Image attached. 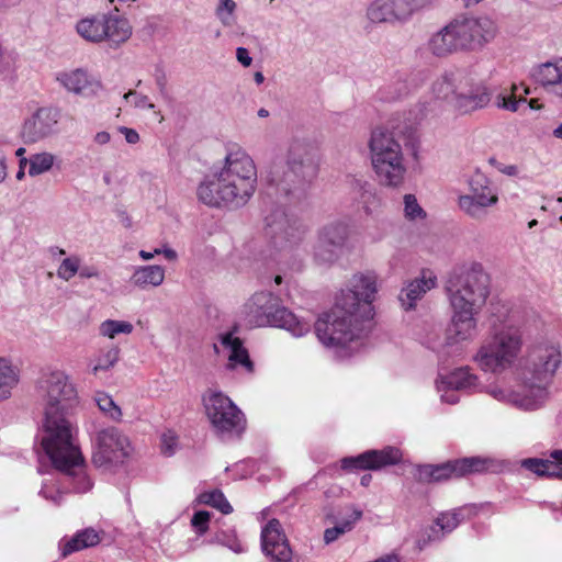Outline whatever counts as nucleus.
<instances>
[{
	"instance_id": "nucleus-1",
	"label": "nucleus",
	"mask_w": 562,
	"mask_h": 562,
	"mask_svg": "<svg viewBox=\"0 0 562 562\" xmlns=\"http://www.w3.org/2000/svg\"><path fill=\"white\" fill-rule=\"evenodd\" d=\"M319 157L307 142L294 139L283 158L273 161L266 176L265 235L279 250L299 245L306 232L303 223L286 213L285 205L305 201L318 176Z\"/></svg>"
},
{
	"instance_id": "nucleus-2",
	"label": "nucleus",
	"mask_w": 562,
	"mask_h": 562,
	"mask_svg": "<svg viewBox=\"0 0 562 562\" xmlns=\"http://www.w3.org/2000/svg\"><path fill=\"white\" fill-rule=\"evenodd\" d=\"M378 292L373 272L357 273L336 299L335 306L314 324L315 335L326 347L345 348L360 339L371 326Z\"/></svg>"
},
{
	"instance_id": "nucleus-3",
	"label": "nucleus",
	"mask_w": 562,
	"mask_h": 562,
	"mask_svg": "<svg viewBox=\"0 0 562 562\" xmlns=\"http://www.w3.org/2000/svg\"><path fill=\"white\" fill-rule=\"evenodd\" d=\"M490 276L482 265L452 268L445 279V292L451 307L448 344L472 341L479 333L476 315L490 295Z\"/></svg>"
},
{
	"instance_id": "nucleus-4",
	"label": "nucleus",
	"mask_w": 562,
	"mask_h": 562,
	"mask_svg": "<svg viewBox=\"0 0 562 562\" xmlns=\"http://www.w3.org/2000/svg\"><path fill=\"white\" fill-rule=\"evenodd\" d=\"M257 184L254 160L244 151L229 153L221 171L206 176L196 190L199 200L209 206L222 204L244 206L252 196Z\"/></svg>"
},
{
	"instance_id": "nucleus-5",
	"label": "nucleus",
	"mask_w": 562,
	"mask_h": 562,
	"mask_svg": "<svg viewBox=\"0 0 562 562\" xmlns=\"http://www.w3.org/2000/svg\"><path fill=\"white\" fill-rule=\"evenodd\" d=\"M37 391L44 406L41 445L52 447V443L59 439L64 448L69 447L72 430L68 414L77 403L74 384L64 372L56 370L41 375Z\"/></svg>"
},
{
	"instance_id": "nucleus-6",
	"label": "nucleus",
	"mask_w": 562,
	"mask_h": 562,
	"mask_svg": "<svg viewBox=\"0 0 562 562\" xmlns=\"http://www.w3.org/2000/svg\"><path fill=\"white\" fill-rule=\"evenodd\" d=\"M432 92L462 114L486 108L492 99L490 88L470 68L446 71L432 83Z\"/></svg>"
},
{
	"instance_id": "nucleus-7",
	"label": "nucleus",
	"mask_w": 562,
	"mask_h": 562,
	"mask_svg": "<svg viewBox=\"0 0 562 562\" xmlns=\"http://www.w3.org/2000/svg\"><path fill=\"white\" fill-rule=\"evenodd\" d=\"M494 35L495 26L490 19L460 16L429 38L428 49L436 57H446L459 50L481 47Z\"/></svg>"
},
{
	"instance_id": "nucleus-8",
	"label": "nucleus",
	"mask_w": 562,
	"mask_h": 562,
	"mask_svg": "<svg viewBox=\"0 0 562 562\" xmlns=\"http://www.w3.org/2000/svg\"><path fill=\"white\" fill-rule=\"evenodd\" d=\"M248 322L257 327L272 326L302 337L311 329V324L300 321L291 311L281 305L279 296L269 291L255 293L245 305Z\"/></svg>"
},
{
	"instance_id": "nucleus-9",
	"label": "nucleus",
	"mask_w": 562,
	"mask_h": 562,
	"mask_svg": "<svg viewBox=\"0 0 562 562\" xmlns=\"http://www.w3.org/2000/svg\"><path fill=\"white\" fill-rule=\"evenodd\" d=\"M369 148L372 166L381 184L400 186L404 180L406 169L395 133L384 127L374 128L371 133Z\"/></svg>"
},
{
	"instance_id": "nucleus-10",
	"label": "nucleus",
	"mask_w": 562,
	"mask_h": 562,
	"mask_svg": "<svg viewBox=\"0 0 562 562\" xmlns=\"http://www.w3.org/2000/svg\"><path fill=\"white\" fill-rule=\"evenodd\" d=\"M562 362L558 345L539 344L528 349L517 368L518 379L530 389L543 391Z\"/></svg>"
},
{
	"instance_id": "nucleus-11",
	"label": "nucleus",
	"mask_w": 562,
	"mask_h": 562,
	"mask_svg": "<svg viewBox=\"0 0 562 562\" xmlns=\"http://www.w3.org/2000/svg\"><path fill=\"white\" fill-rule=\"evenodd\" d=\"M521 346V335L518 330H502L480 348L475 360L484 371L501 373L514 364Z\"/></svg>"
},
{
	"instance_id": "nucleus-12",
	"label": "nucleus",
	"mask_w": 562,
	"mask_h": 562,
	"mask_svg": "<svg viewBox=\"0 0 562 562\" xmlns=\"http://www.w3.org/2000/svg\"><path fill=\"white\" fill-rule=\"evenodd\" d=\"M42 447L54 468L65 474L76 493H86L92 487L90 479L85 473V459L74 443L72 436L69 438V447L64 448L59 439L55 440L52 447Z\"/></svg>"
},
{
	"instance_id": "nucleus-13",
	"label": "nucleus",
	"mask_w": 562,
	"mask_h": 562,
	"mask_svg": "<svg viewBox=\"0 0 562 562\" xmlns=\"http://www.w3.org/2000/svg\"><path fill=\"white\" fill-rule=\"evenodd\" d=\"M77 33L88 42L106 41L110 46H119L132 35L127 19L113 14H97L81 19L76 25Z\"/></svg>"
},
{
	"instance_id": "nucleus-14",
	"label": "nucleus",
	"mask_w": 562,
	"mask_h": 562,
	"mask_svg": "<svg viewBox=\"0 0 562 562\" xmlns=\"http://www.w3.org/2000/svg\"><path fill=\"white\" fill-rule=\"evenodd\" d=\"M492 460L483 457H465L439 464H418L415 480L420 483H440L451 477H462L488 470Z\"/></svg>"
},
{
	"instance_id": "nucleus-15",
	"label": "nucleus",
	"mask_w": 562,
	"mask_h": 562,
	"mask_svg": "<svg viewBox=\"0 0 562 562\" xmlns=\"http://www.w3.org/2000/svg\"><path fill=\"white\" fill-rule=\"evenodd\" d=\"M350 226L345 221L324 225L317 234L313 257L317 265L330 266L348 250Z\"/></svg>"
},
{
	"instance_id": "nucleus-16",
	"label": "nucleus",
	"mask_w": 562,
	"mask_h": 562,
	"mask_svg": "<svg viewBox=\"0 0 562 562\" xmlns=\"http://www.w3.org/2000/svg\"><path fill=\"white\" fill-rule=\"evenodd\" d=\"M207 418L218 432H232L244 428V414L233 401L222 392L203 396Z\"/></svg>"
},
{
	"instance_id": "nucleus-17",
	"label": "nucleus",
	"mask_w": 562,
	"mask_h": 562,
	"mask_svg": "<svg viewBox=\"0 0 562 562\" xmlns=\"http://www.w3.org/2000/svg\"><path fill=\"white\" fill-rule=\"evenodd\" d=\"M470 192L458 199L460 210L473 220H484L488 209L498 202L496 191L490 180L482 173H476L469 181Z\"/></svg>"
},
{
	"instance_id": "nucleus-18",
	"label": "nucleus",
	"mask_w": 562,
	"mask_h": 562,
	"mask_svg": "<svg viewBox=\"0 0 562 562\" xmlns=\"http://www.w3.org/2000/svg\"><path fill=\"white\" fill-rule=\"evenodd\" d=\"M128 446L127 437L116 427L104 428L93 440L92 462L98 468L123 463L128 456Z\"/></svg>"
},
{
	"instance_id": "nucleus-19",
	"label": "nucleus",
	"mask_w": 562,
	"mask_h": 562,
	"mask_svg": "<svg viewBox=\"0 0 562 562\" xmlns=\"http://www.w3.org/2000/svg\"><path fill=\"white\" fill-rule=\"evenodd\" d=\"M422 5L419 0H374L367 16L373 23L404 22Z\"/></svg>"
},
{
	"instance_id": "nucleus-20",
	"label": "nucleus",
	"mask_w": 562,
	"mask_h": 562,
	"mask_svg": "<svg viewBox=\"0 0 562 562\" xmlns=\"http://www.w3.org/2000/svg\"><path fill=\"white\" fill-rule=\"evenodd\" d=\"M402 459L398 448L387 446L382 450H367L355 457L341 459V469L345 471L371 470L376 471L387 465L397 464Z\"/></svg>"
},
{
	"instance_id": "nucleus-21",
	"label": "nucleus",
	"mask_w": 562,
	"mask_h": 562,
	"mask_svg": "<svg viewBox=\"0 0 562 562\" xmlns=\"http://www.w3.org/2000/svg\"><path fill=\"white\" fill-rule=\"evenodd\" d=\"M260 540L262 552L271 562L291 561L292 549L278 519L272 518L262 527Z\"/></svg>"
},
{
	"instance_id": "nucleus-22",
	"label": "nucleus",
	"mask_w": 562,
	"mask_h": 562,
	"mask_svg": "<svg viewBox=\"0 0 562 562\" xmlns=\"http://www.w3.org/2000/svg\"><path fill=\"white\" fill-rule=\"evenodd\" d=\"M59 116L58 109L40 108L23 124L22 137L24 143L33 144L54 134L57 131Z\"/></svg>"
},
{
	"instance_id": "nucleus-23",
	"label": "nucleus",
	"mask_w": 562,
	"mask_h": 562,
	"mask_svg": "<svg viewBox=\"0 0 562 562\" xmlns=\"http://www.w3.org/2000/svg\"><path fill=\"white\" fill-rule=\"evenodd\" d=\"M56 80L68 92L83 98L97 95L102 88L100 80L82 68L60 71L56 75Z\"/></svg>"
},
{
	"instance_id": "nucleus-24",
	"label": "nucleus",
	"mask_w": 562,
	"mask_h": 562,
	"mask_svg": "<svg viewBox=\"0 0 562 562\" xmlns=\"http://www.w3.org/2000/svg\"><path fill=\"white\" fill-rule=\"evenodd\" d=\"M437 284V277L431 271H423L419 278L407 282L401 290L398 300L402 306L406 310H413L416 302L420 300L428 291L434 289Z\"/></svg>"
},
{
	"instance_id": "nucleus-25",
	"label": "nucleus",
	"mask_w": 562,
	"mask_h": 562,
	"mask_svg": "<svg viewBox=\"0 0 562 562\" xmlns=\"http://www.w3.org/2000/svg\"><path fill=\"white\" fill-rule=\"evenodd\" d=\"M531 77L548 93L562 98V59L555 63L547 61L533 67Z\"/></svg>"
},
{
	"instance_id": "nucleus-26",
	"label": "nucleus",
	"mask_w": 562,
	"mask_h": 562,
	"mask_svg": "<svg viewBox=\"0 0 562 562\" xmlns=\"http://www.w3.org/2000/svg\"><path fill=\"white\" fill-rule=\"evenodd\" d=\"M550 458H527L521 461V467L541 477L562 480V449L553 450Z\"/></svg>"
},
{
	"instance_id": "nucleus-27",
	"label": "nucleus",
	"mask_w": 562,
	"mask_h": 562,
	"mask_svg": "<svg viewBox=\"0 0 562 562\" xmlns=\"http://www.w3.org/2000/svg\"><path fill=\"white\" fill-rule=\"evenodd\" d=\"M339 515L340 512H336L334 507L325 508V520L335 524L334 527L326 528L324 531V542L326 544L333 543L342 535L351 531L355 528L356 522L362 518L363 513L361 509L353 507L349 518L338 524L337 520Z\"/></svg>"
},
{
	"instance_id": "nucleus-28",
	"label": "nucleus",
	"mask_w": 562,
	"mask_h": 562,
	"mask_svg": "<svg viewBox=\"0 0 562 562\" xmlns=\"http://www.w3.org/2000/svg\"><path fill=\"white\" fill-rule=\"evenodd\" d=\"M223 347L231 351L228 356V368L234 369L237 364L243 366L248 372H252L254 363L249 358L247 349L240 338L233 333H224L220 337Z\"/></svg>"
},
{
	"instance_id": "nucleus-29",
	"label": "nucleus",
	"mask_w": 562,
	"mask_h": 562,
	"mask_svg": "<svg viewBox=\"0 0 562 562\" xmlns=\"http://www.w3.org/2000/svg\"><path fill=\"white\" fill-rule=\"evenodd\" d=\"M450 330V326L446 330V335L443 339H441L442 327L441 325L430 324L427 326V334L424 338L423 344L432 351L438 353H442L445 356H450L451 353H460L462 342L448 344L447 337Z\"/></svg>"
},
{
	"instance_id": "nucleus-30",
	"label": "nucleus",
	"mask_w": 562,
	"mask_h": 562,
	"mask_svg": "<svg viewBox=\"0 0 562 562\" xmlns=\"http://www.w3.org/2000/svg\"><path fill=\"white\" fill-rule=\"evenodd\" d=\"M101 541V533L94 528L89 527L77 531L70 539L66 540L61 546V555H67L86 549L91 548Z\"/></svg>"
},
{
	"instance_id": "nucleus-31",
	"label": "nucleus",
	"mask_w": 562,
	"mask_h": 562,
	"mask_svg": "<svg viewBox=\"0 0 562 562\" xmlns=\"http://www.w3.org/2000/svg\"><path fill=\"white\" fill-rule=\"evenodd\" d=\"M476 375L469 372L468 368H459L448 375H440L437 381L438 390H442L443 385L451 390L470 391L476 386Z\"/></svg>"
},
{
	"instance_id": "nucleus-32",
	"label": "nucleus",
	"mask_w": 562,
	"mask_h": 562,
	"mask_svg": "<svg viewBox=\"0 0 562 562\" xmlns=\"http://www.w3.org/2000/svg\"><path fill=\"white\" fill-rule=\"evenodd\" d=\"M165 270L160 266H144L138 267L133 276L131 282L140 288L146 289L147 286H158L164 282Z\"/></svg>"
},
{
	"instance_id": "nucleus-33",
	"label": "nucleus",
	"mask_w": 562,
	"mask_h": 562,
	"mask_svg": "<svg viewBox=\"0 0 562 562\" xmlns=\"http://www.w3.org/2000/svg\"><path fill=\"white\" fill-rule=\"evenodd\" d=\"M350 186L357 199L363 204L366 212L371 213V206L378 204L374 186L363 178H353Z\"/></svg>"
},
{
	"instance_id": "nucleus-34",
	"label": "nucleus",
	"mask_w": 562,
	"mask_h": 562,
	"mask_svg": "<svg viewBox=\"0 0 562 562\" xmlns=\"http://www.w3.org/2000/svg\"><path fill=\"white\" fill-rule=\"evenodd\" d=\"M19 376L14 368L4 359H0V402L11 396Z\"/></svg>"
},
{
	"instance_id": "nucleus-35",
	"label": "nucleus",
	"mask_w": 562,
	"mask_h": 562,
	"mask_svg": "<svg viewBox=\"0 0 562 562\" xmlns=\"http://www.w3.org/2000/svg\"><path fill=\"white\" fill-rule=\"evenodd\" d=\"M201 504H205L218 509L222 514L228 515L233 512L232 505L220 490L203 492L198 497Z\"/></svg>"
},
{
	"instance_id": "nucleus-36",
	"label": "nucleus",
	"mask_w": 562,
	"mask_h": 562,
	"mask_svg": "<svg viewBox=\"0 0 562 562\" xmlns=\"http://www.w3.org/2000/svg\"><path fill=\"white\" fill-rule=\"evenodd\" d=\"M490 394L497 401L509 403L527 411L533 409L536 407L533 401L527 397H521L519 394L503 389L494 387L490 391Z\"/></svg>"
},
{
	"instance_id": "nucleus-37",
	"label": "nucleus",
	"mask_w": 562,
	"mask_h": 562,
	"mask_svg": "<svg viewBox=\"0 0 562 562\" xmlns=\"http://www.w3.org/2000/svg\"><path fill=\"white\" fill-rule=\"evenodd\" d=\"M54 165V156L49 153L35 154L30 158L29 175L35 177L48 171Z\"/></svg>"
},
{
	"instance_id": "nucleus-38",
	"label": "nucleus",
	"mask_w": 562,
	"mask_h": 562,
	"mask_svg": "<svg viewBox=\"0 0 562 562\" xmlns=\"http://www.w3.org/2000/svg\"><path fill=\"white\" fill-rule=\"evenodd\" d=\"M133 325L125 321L106 319L100 325L102 336L114 338L119 334H131Z\"/></svg>"
},
{
	"instance_id": "nucleus-39",
	"label": "nucleus",
	"mask_w": 562,
	"mask_h": 562,
	"mask_svg": "<svg viewBox=\"0 0 562 562\" xmlns=\"http://www.w3.org/2000/svg\"><path fill=\"white\" fill-rule=\"evenodd\" d=\"M95 402L100 411L109 415L113 420L121 419V408L115 404L111 396L105 393H99L95 396Z\"/></svg>"
},
{
	"instance_id": "nucleus-40",
	"label": "nucleus",
	"mask_w": 562,
	"mask_h": 562,
	"mask_svg": "<svg viewBox=\"0 0 562 562\" xmlns=\"http://www.w3.org/2000/svg\"><path fill=\"white\" fill-rule=\"evenodd\" d=\"M236 3L234 0H222L216 8V15L224 25H232L234 22V11Z\"/></svg>"
},
{
	"instance_id": "nucleus-41",
	"label": "nucleus",
	"mask_w": 562,
	"mask_h": 562,
	"mask_svg": "<svg viewBox=\"0 0 562 562\" xmlns=\"http://www.w3.org/2000/svg\"><path fill=\"white\" fill-rule=\"evenodd\" d=\"M518 90L517 86H513V95L506 97L503 94H498L496 98V105L499 109H504L510 112H517L519 110L520 103H526L525 98L516 99L515 93Z\"/></svg>"
},
{
	"instance_id": "nucleus-42",
	"label": "nucleus",
	"mask_w": 562,
	"mask_h": 562,
	"mask_svg": "<svg viewBox=\"0 0 562 562\" xmlns=\"http://www.w3.org/2000/svg\"><path fill=\"white\" fill-rule=\"evenodd\" d=\"M404 212L408 220L423 218L426 216L425 211L420 207L413 194H406L404 196Z\"/></svg>"
},
{
	"instance_id": "nucleus-43",
	"label": "nucleus",
	"mask_w": 562,
	"mask_h": 562,
	"mask_svg": "<svg viewBox=\"0 0 562 562\" xmlns=\"http://www.w3.org/2000/svg\"><path fill=\"white\" fill-rule=\"evenodd\" d=\"M120 349L117 347H113L109 349L98 361V363L93 367V373L99 371L109 370L119 361Z\"/></svg>"
},
{
	"instance_id": "nucleus-44",
	"label": "nucleus",
	"mask_w": 562,
	"mask_h": 562,
	"mask_svg": "<svg viewBox=\"0 0 562 562\" xmlns=\"http://www.w3.org/2000/svg\"><path fill=\"white\" fill-rule=\"evenodd\" d=\"M79 270V260L77 258H66L61 261L57 274L60 279L70 280Z\"/></svg>"
},
{
	"instance_id": "nucleus-45",
	"label": "nucleus",
	"mask_w": 562,
	"mask_h": 562,
	"mask_svg": "<svg viewBox=\"0 0 562 562\" xmlns=\"http://www.w3.org/2000/svg\"><path fill=\"white\" fill-rule=\"evenodd\" d=\"M211 519V513L206 510H198L193 514L191 525L195 529L196 533L203 535L209 528Z\"/></svg>"
},
{
	"instance_id": "nucleus-46",
	"label": "nucleus",
	"mask_w": 562,
	"mask_h": 562,
	"mask_svg": "<svg viewBox=\"0 0 562 562\" xmlns=\"http://www.w3.org/2000/svg\"><path fill=\"white\" fill-rule=\"evenodd\" d=\"M216 541L222 546L231 549L235 553L244 552L243 544L239 542L235 535H229L227 532H220L216 535Z\"/></svg>"
},
{
	"instance_id": "nucleus-47",
	"label": "nucleus",
	"mask_w": 562,
	"mask_h": 562,
	"mask_svg": "<svg viewBox=\"0 0 562 562\" xmlns=\"http://www.w3.org/2000/svg\"><path fill=\"white\" fill-rule=\"evenodd\" d=\"M130 98L134 99V106L138 109H148L154 110L155 104L151 103L147 95L140 94L135 90H130L124 94V99L126 101L130 100Z\"/></svg>"
},
{
	"instance_id": "nucleus-48",
	"label": "nucleus",
	"mask_w": 562,
	"mask_h": 562,
	"mask_svg": "<svg viewBox=\"0 0 562 562\" xmlns=\"http://www.w3.org/2000/svg\"><path fill=\"white\" fill-rule=\"evenodd\" d=\"M436 524L442 531L451 532L457 528V518L451 516L449 513H442L437 519Z\"/></svg>"
},
{
	"instance_id": "nucleus-49",
	"label": "nucleus",
	"mask_w": 562,
	"mask_h": 562,
	"mask_svg": "<svg viewBox=\"0 0 562 562\" xmlns=\"http://www.w3.org/2000/svg\"><path fill=\"white\" fill-rule=\"evenodd\" d=\"M154 77H155L156 85L159 89V92L161 94H165L166 86H167V77H166L165 70L161 66L155 67Z\"/></svg>"
},
{
	"instance_id": "nucleus-50",
	"label": "nucleus",
	"mask_w": 562,
	"mask_h": 562,
	"mask_svg": "<svg viewBox=\"0 0 562 562\" xmlns=\"http://www.w3.org/2000/svg\"><path fill=\"white\" fill-rule=\"evenodd\" d=\"M117 131L124 135L126 143L135 145L139 142V134L136 130L126 126H119Z\"/></svg>"
},
{
	"instance_id": "nucleus-51",
	"label": "nucleus",
	"mask_w": 562,
	"mask_h": 562,
	"mask_svg": "<svg viewBox=\"0 0 562 562\" xmlns=\"http://www.w3.org/2000/svg\"><path fill=\"white\" fill-rule=\"evenodd\" d=\"M176 439L173 437L162 436L161 451L165 456H172L175 453Z\"/></svg>"
},
{
	"instance_id": "nucleus-52",
	"label": "nucleus",
	"mask_w": 562,
	"mask_h": 562,
	"mask_svg": "<svg viewBox=\"0 0 562 562\" xmlns=\"http://www.w3.org/2000/svg\"><path fill=\"white\" fill-rule=\"evenodd\" d=\"M236 58L244 67H249L252 63V58L245 47H238L236 49Z\"/></svg>"
},
{
	"instance_id": "nucleus-53",
	"label": "nucleus",
	"mask_w": 562,
	"mask_h": 562,
	"mask_svg": "<svg viewBox=\"0 0 562 562\" xmlns=\"http://www.w3.org/2000/svg\"><path fill=\"white\" fill-rule=\"evenodd\" d=\"M439 391L443 392V394L441 395L443 402H447L449 404H456L459 402V396L456 393L457 390H451L443 385L442 390Z\"/></svg>"
},
{
	"instance_id": "nucleus-54",
	"label": "nucleus",
	"mask_w": 562,
	"mask_h": 562,
	"mask_svg": "<svg viewBox=\"0 0 562 562\" xmlns=\"http://www.w3.org/2000/svg\"><path fill=\"white\" fill-rule=\"evenodd\" d=\"M8 175V167H7V157L3 151L2 146L0 145V183H2Z\"/></svg>"
},
{
	"instance_id": "nucleus-55",
	"label": "nucleus",
	"mask_w": 562,
	"mask_h": 562,
	"mask_svg": "<svg viewBox=\"0 0 562 562\" xmlns=\"http://www.w3.org/2000/svg\"><path fill=\"white\" fill-rule=\"evenodd\" d=\"M78 272H79V276L81 278H86V279L99 276L98 270L95 268H93V267H82V268H79Z\"/></svg>"
},
{
	"instance_id": "nucleus-56",
	"label": "nucleus",
	"mask_w": 562,
	"mask_h": 562,
	"mask_svg": "<svg viewBox=\"0 0 562 562\" xmlns=\"http://www.w3.org/2000/svg\"><path fill=\"white\" fill-rule=\"evenodd\" d=\"M110 140H111V135L105 131L99 132L94 136V142L99 145H105Z\"/></svg>"
},
{
	"instance_id": "nucleus-57",
	"label": "nucleus",
	"mask_w": 562,
	"mask_h": 562,
	"mask_svg": "<svg viewBox=\"0 0 562 562\" xmlns=\"http://www.w3.org/2000/svg\"><path fill=\"white\" fill-rule=\"evenodd\" d=\"M498 170L507 176H516L518 173V169L515 165L498 167Z\"/></svg>"
},
{
	"instance_id": "nucleus-58",
	"label": "nucleus",
	"mask_w": 562,
	"mask_h": 562,
	"mask_svg": "<svg viewBox=\"0 0 562 562\" xmlns=\"http://www.w3.org/2000/svg\"><path fill=\"white\" fill-rule=\"evenodd\" d=\"M463 512H464L463 508H458V509H454L453 512L449 513L451 516H454L457 518V526L464 519Z\"/></svg>"
},
{
	"instance_id": "nucleus-59",
	"label": "nucleus",
	"mask_w": 562,
	"mask_h": 562,
	"mask_svg": "<svg viewBox=\"0 0 562 562\" xmlns=\"http://www.w3.org/2000/svg\"><path fill=\"white\" fill-rule=\"evenodd\" d=\"M64 494L60 491H56L53 496L49 498L52 503L55 505H60L63 501Z\"/></svg>"
},
{
	"instance_id": "nucleus-60",
	"label": "nucleus",
	"mask_w": 562,
	"mask_h": 562,
	"mask_svg": "<svg viewBox=\"0 0 562 562\" xmlns=\"http://www.w3.org/2000/svg\"><path fill=\"white\" fill-rule=\"evenodd\" d=\"M162 252H164L165 258L170 261L177 259V252L171 248H165Z\"/></svg>"
},
{
	"instance_id": "nucleus-61",
	"label": "nucleus",
	"mask_w": 562,
	"mask_h": 562,
	"mask_svg": "<svg viewBox=\"0 0 562 562\" xmlns=\"http://www.w3.org/2000/svg\"><path fill=\"white\" fill-rule=\"evenodd\" d=\"M155 254H160V250L159 249H155L154 252H149V251H145V250H140L139 251V256L145 259V260H149L154 257Z\"/></svg>"
},
{
	"instance_id": "nucleus-62",
	"label": "nucleus",
	"mask_w": 562,
	"mask_h": 562,
	"mask_svg": "<svg viewBox=\"0 0 562 562\" xmlns=\"http://www.w3.org/2000/svg\"><path fill=\"white\" fill-rule=\"evenodd\" d=\"M526 102L531 110H540L542 108V104L539 103L538 99H530L529 101L526 100Z\"/></svg>"
},
{
	"instance_id": "nucleus-63",
	"label": "nucleus",
	"mask_w": 562,
	"mask_h": 562,
	"mask_svg": "<svg viewBox=\"0 0 562 562\" xmlns=\"http://www.w3.org/2000/svg\"><path fill=\"white\" fill-rule=\"evenodd\" d=\"M55 492L49 491L46 485H44L40 492V494L47 501L53 496Z\"/></svg>"
},
{
	"instance_id": "nucleus-64",
	"label": "nucleus",
	"mask_w": 562,
	"mask_h": 562,
	"mask_svg": "<svg viewBox=\"0 0 562 562\" xmlns=\"http://www.w3.org/2000/svg\"><path fill=\"white\" fill-rule=\"evenodd\" d=\"M254 80L257 85H261L265 81V76L261 71H256L254 74Z\"/></svg>"
}]
</instances>
